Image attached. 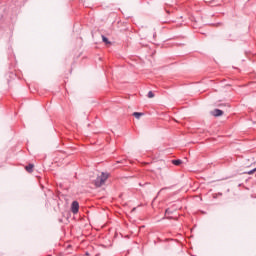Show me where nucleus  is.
I'll return each mask as SVG.
<instances>
[{"label": "nucleus", "instance_id": "nucleus-9", "mask_svg": "<svg viewBox=\"0 0 256 256\" xmlns=\"http://www.w3.org/2000/svg\"><path fill=\"white\" fill-rule=\"evenodd\" d=\"M253 173H256V168L248 172V175H253Z\"/></svg>", "mask_w": 256, "mask_h": 256}, {"label": "nucleus", "instance_id": "nucleus-1", "mask_svg": "<svg viewBox=\"0 0 256 256\" xmlns=\"http://www.w3.org/2000/svg\"><path fill=\"white\" fill-rule=\"evenodd\" d=\"M107 179H109V174L102 172V174L95 180L94 183L97 187H101L105 185V181H107Z\"/></svg>", "mask_w": 256, "mask_h": 256}, {"label": "nucleus", "instance_id": "nucleus-8", "mask_svg": "<svg viewBox=\"0 0 256 256\" xmlns=\"http://www.w3.org/2000/svg\"><path fill=\"white\" fill-rule=\"evenodd\" d=\"M148 97L149 99H153V97H155V94H153V91L148 92Z\"/></svg>", "mask_w": 256, "mask_h": 256}, {"label": "nucleus", "instance_id": "nucleus-6", "mask_svg": "<svg viewBox=\"0 0 256 256\" xmlns=\"http://www.w3.org/2000/svg\"><path fill=\"white\" fill-rule=\"evenodd\" d=\"M102 40L106 45H111V42L109 41V39H107V37L102 36Z\"/></svg>", "mask_w": 256, "mask_h": 256}, {"label": "nucleus", "instance_id": "nucleus-4", "mask_svg": "<svg viewBox=\"0 0 256 256\" xmlns=\"http://www.w3.org/2000/svg\"><path fill=\"white\" fill-rule=\"evenodd\" d=\"M33 167V164H29L28 166L25 167V169L28 173H33Z\"/></svg>", "mask_w": 256, "mask_h": 256}, {"label": "nucleus", "instance_id": "nucleus-3", "mask_svg": "<svg viewBox=\"0 0 256 256\" xmlns=\"http://www.w3.org/2000/svg\"><path fill=\"white\" fill-rule=\"evenodd\" d=\"M211 115H213V117H221L223 115V110L214 109L211 112Z\"/></svg>", "mask_w": 256, "mask_h": 256}, {"label": "nucleus", "instance_id": "nucleus-2", "mask_svg": "<svg viewBox=\"0 0 256 256\" xmlns=\"http://www.w3.org/2000/svg\"><path fill=\"white\" fill-rule=\"evenodd\" d=\"M71 211L76 215V213H79V202L73 201L71 205Z\"/></svg>", "mask_w": 256, "mask_h": 256}, {"label": "nucleus", "instance_id": "nucleus-5", "mask_svg": "<svg viewBox=\"0 0 256 256\" xmlns=\"http://www.w3.org/2000/svg\"><path fill=\"white\" fill-rule=\"evenodd\" d=\"M133 117H135L136 119H141V117H143V113H141V112H134L133 113Z\"/></svg>", "mask_w": 256, "mask_h": 256}, {"label": "nucleus", "instance_id": "nucleus-7", "mask_svg": "<svg viewBox=\"0 0 256 256\" xmlns=\"http://www.w3.org/2000/svg\"><path fill=\"white\" fill-rule=\"evenodd\" d=\"M172 163H173V165L179 166V165H181V163H183V161H181V160H172Z\"/></svg>", "mask_w": 256, "mask_h": 256}]
</instances>
